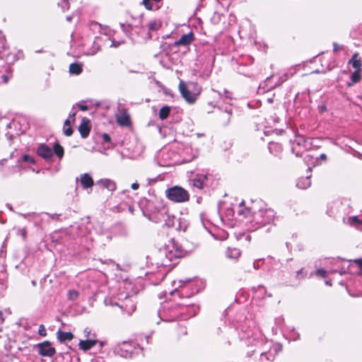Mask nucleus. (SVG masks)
I'll return each instance as SVG.
<instances>
[{
  "mask_svg": "<svg viewBox=\"0 0 362 362\" xmlns=\"http://www.w3.org/2000/svg\"><path fill=\"white\" fill-rule=\"evenodd\" d=\"M179 90L182 97L189 103H194L201 91L200 88L197 84L194 83L186 84L182 81L179 83Z\"/></svg>",
  "mask_w": 362,
  "mask_h": 362,
  "instance_id": "obj_1",
  "label": "nucleus"
},
{
  "mask_svg": "<svg viewBox=\"0 0 362 362\" xmlns=\"http://www.w3.org/2000/svg\"><path fill=\"white\" fill-rule=\"evenodd\" d=\"M165 195L168 199L173 202H185L189 200V193L182 187L175 186L166 189Z\"/></svg>",
  "mask_w": 362,
  "mask_h": 362,
  "instance_id": "obj_2",
  "label": "nucleus"
},
{
  "mask_svg": "<svg viewBox=\"0 0 362 362\" xmlns=\"http://www.w3.org/2000/svg\"><path fill=\"white\" fill-rule=\"evenodd\" d=\"M187 251L182 248V246L178 245L174 240L171 241L168 245L167 257L170 259L173 258H180L186 256Z\"/></svg>",
  "mask_w": 362,
  "mask_h": 362,
  "instance_id": "obj_3",
  "label": "nucleus"
},
{
  "mask_svg": "<svg viewBox=\"0 0 362 362\" xmlns=\"http://www.w3.org/2000/svg\"><path fill=\"white\" fill-rule=\"evenodd\" d=\"M38 353L42 356L52 357L55 354V349L52 346L48 341H43L37 345Z\"/></svg>",
  "mask_w": 362,
  "mask_h": 362,
  "instance_id": "obj_4",
  "label": "nucleus"
},
{
  "mask_svg": "<svg viewBox=\"0 0 362 362\" xmlns=\"http://www.w3.org/2000/svg\"><path fill=\"white\" fill-rule=\"evenodd\" d=\"M173 221L172 222L168 221L167 224L168 226L175 227L179 230L185 231L187 226V221L182 218H175V216H172Z\"/></svg>",
  "mask_w": 362,
  "mask_h": 362,
  "instance_id": "obj_5",
  "label": "nucleus"
},
{
  "mask_svg": "<svg viewBox=\"0 0 362 362\" xmlns=\"http://www.w3.org/2000/svg\"><path fill=\"white\" fill-rule=\"evenodd\" d=\"M37 154L48 160L53 156V150L45 144H41L39 146L37 150Z\"/></svg>",
  "mask_w": 362,
  "mask_h": 362,
  "instance_id": "obj_6",
  "label": "nucleus"
},
{
  "mask_svg": "<svg viewBox=\"0 0 362 362\" xmlns=\"http://www.w3.org/2000/svg\"><path fill=\"white\" fill-rule=\"evenodd\" d=\"M97 342L95 334L93 335V339H86L85 340H80L78 343L79 348L86 351L90 350L92 347H93Z\"/></svg>",
  "mask_w": 362,
  "mask_h": 362,
  "instance_id": "obj_7",
  "label": "nucleus"
},
{
  "mask_svg": "<svg viewBox=\"0 0 362 362\" xmlns=\"http://www.w3.org/2000/svg\"><path fill=\"white\" fill-rule=\"evenodd\" d=\"M89 123L90 120L84 117L82 119L81 123L78 127V131L83 138H86L90 133V127Z\"/></svg>",
  "mask_w": 362,
  "mask_h": 362,
  "instance_id": "obj_8",
  "label": "nucleus"
},
{
  "mask_svg": "<svg viewBox=\"0 0 362 362\" xmlns=\"http://www.w3.org/2000/svg\"><path fill=\"white\" fill-rule=\"evenodd\" d=\"M117 122L121 126H128L130 124V119L126 111H121L116 115Z\"/></svg>",
  "mask_w": 362,
  "mask_h": 362,
  "instance_id": "obj_9",
  "label": "nucleus"
},
{
  "mask_svg": "<svg viewBox=\"0 0 362 362\" xmlns=\"http://www.w3.org/2000/svg\"><path fill=\"white\" fill-rule=\"evenodd\" d=\"M193 40H194V35L192 32H190L187 34L183 35L179 40L175 42V45L177 46H179V45L187 46V45H189Z\"/></svg>",
  "mask_w": 362,
  "mask_h": 362,
  "instance_id": "obj_10",
  "label": "nucleus"
},
{
  "mask_svg": "<svg viewBox=\"0 0 362 362\" xmlns=\"http://www.w3.org/2000/svg\"><path fill=\"white\" fill-rule=\"evenodd\" d=\"M80 182L83 189H88L93 185V180L91 176L88 173L81 175Z\"/></svg>",
  "mask_w": 362,
  "mask_h": 362,
  "instance_id": "obj_11",
  "label": "nucleus"
},
{
  "mask_svg": "<svg viewBox=\"0 0 362 362\" xmlns=\"http://www.w3.org/2000/svg\"><path fill=\"white\" fill-rule=\"evenodd\" d=\"M358 57V53L356 52L352 55L351 59L349 61V64H351L355 71H361L362 62Z\"/></svg>",
  "mask_w": 362,
  "mask_h": 362,
  "instance_id": "obj_12",
  "label": "nucleus"
},
{
  "mask_svg": "<svg viewBox=\"0 0 362 362\" xmlns=\"http://www.w3.org/2000/svg\"><path fill=\"white\" fill-rule=\"evenodd\" d=\"M57 339L61 342H64L66 341H71L74 337V335L71 332H62L60 330H59L57 332Z\"/></svg>",
  "mask_w": 362,
  "mask_h": 362,
  "instance_id": "obj_13",
  "label": "nucleus"
},
{
  "mask_svg": "<svg viewBox=\"0 0 362 362\" xmlns=\"http://www.w3.org/2000/svg\"><path fill=\"white\" fill-rule=\"evenodd\" d=\"M310 180L309 177H302L297 182V187L300 189H306L310 186Z\"/></svg>",
  "mask_w": 362,
  "mask_h": 362,
  "instance_id": "obj_14",
  "label": "nucleus"
},
{
  "mask_svg": "<svg viewBox=\"0 0 362 362\" xmlns=\"http://www.w3.org/2000/svg\"><path fill=\"white\" fill-rule=\"evenodd\" d=\"M161 27V22L158 20L151 21L147 24V28L149 32L156 31Z\"/></svg>",
  "mask_w": 362,
  "mask_h": 362,
  "instance_id": "obj_15",
  "label": "nucleus"
},
{
  "mask_svg": "<svg viewBox=\"0 0 362 362\" xmlns=\"http://www.w3.org/2000/svg\"><path fill=\"white\" fill-rule=\"evenodd\" d=\"M100 183L110 191H114L116 189L115 183L110 180H101Z\"/></svg>",
  "mask_w": 362,
  "mask_h": 362,
  "instance_id": "obj_16",
  "label": "nucleus"
},
{
  "mask_svg": "<svg viewBox=\"0 0 362 362\" xmlns=\"http://www.w3.org/2000/svg\"><path fill=\"white\" fill-rule=\"evenodd\" d=\"M69 71L71 74H79L82 71V66L79 64H71L69 66Z\"/></svg>",
  "mask_w": 362,
  "mask_h": 362,
  "instance_id": "obj_17",
  "label": "nucleus"
},
{
  "mask_svg": "<svg viewBox=\"0 0 362 362\" xmlns=\"http://www.w3.org/2000/svg\"><path fill=\"white\" fill-rule=\"evenodd\" d=\"M170 112V107L168 106L163 107L159 111V117L161 119H166Z\"/></svg>",
  "mask_w": 362,
  "mask_h": 362,
  "instance_id": "obj_18",
  "label": "nucleus"
},
{
  "mask_svg": "<svg viewBox=\"0 0 362 362\" xmlns=\"http://www.w3.org/2000/svg\"><path fill=\"white\" fill-rule=\"evenodd\" d=\"M240 255V252L239 250H238L236 248L228 249L226 252L227 257L229 258H231V259H237V258H238Z\"/></svg>",
  "mask_w": 362,
  "mask_h": 362,
  "instance_id": "obj_19",
  "label": "nucleus"
},
{
  "mask_svg": "<svg viewBox=\"0 0 362 362\" xmlns=\"http://www.w3.org/2000/svg\"><path fill=\"white\" fill-rule=\"evenodd\" d=\"M63 131H64V133L66 136H69L72 134L73 133V131H72V129L71 127V122L69 121V119H67L65 122H64V128H63Z\"/></svg>",
  "mask_w": 362,
  "mask_h": 362,
  "instance_id": "obj_20",
  "label": "nucleus"
},
{
  "mask_svg": "<svg viewBox=\"0 0 362 362\" xmlns=\"http://www.w3.org/2000/svg\"><path fill=\"white\" fill-rule=\"evenodd\" d=\"M238 214L239 215H243L245 217H247L250 214V210L247 208H245L243 206V202H241L238 209Z\"/></svg>",
  "mask_w": 362,
  "mask_h": 362,
  "instance_id": "obj_21",
  "label": "nucleus"
},
{
  "mask_svg": "<svg viewBox=\"0 0 362 362\" xmlns=\"http://www.w3.org/2000/svg\"><path fill=\"white\" fill-rule=\"evenodd\" d=\"M54 152L59 158H62L63 157L64 149L58 144H54V146L53 147V153Z\"/></svg>",
  "mask_w": 362,
  "mask_h": 362,
  "instance_id": "obj_22",
  "label": "nucleus"
},
{
  "mask_svg": "<svg viewBox=\"0 0 362 362\" xmlns=\"http://www.w3.org/2000/svg\"><path fill=\"white\" fill-rule=\"evenodd\" d=\"M205 180L206 177L204 175H201L194 180V185L197 188L201 189L203 187V183Z\"/></svg>",
  "mask_w": 362,
  "mask_h": 362,
  "instance_id": "obj_23",
  "label": "nucleus"
},
{
  "mask_svg": "<svg viewBox=\"0 0 362 362\" xmlns=\"http://www.w3.org/2000/svg\"><path fill=\"white\" fill-rule=\"evenodd\" d=\"M143 4L144 5L145 8L148 10H156L158 8V6L152 1L145 3V0H143Z\"/></svg>",
  "mask_w": 362,
  "mask_h": 362,
  "instance_id": "obj_24",
  "label": "nucleus"
},
{
  "mask_svg": "<svg viewBox=\"0 0 362 362\" xmlns=\"http://www.w3.org/2000/svg\"><path fill=\"white\" fill-rule=\"evenodd\" d=\"M360 71H355L351 76L352 84L358 82L361 80V76H360Z\"/></svg>",
  "mask_w": 362,
  "mask_h": 362,
  "instance_id": "obj_25",
  "label": "nucleus"
},
{
  "mask_svg": "<svg viewBox=\"0 0 362 362\" xmlns=\"http://www.w3.org/2000/svg\"><path fill=\"white\" fill-rule=\"evenodd\" d=\"M78 296V291H75V290H70L68 292V298L71 300H76Z\"/></svg>",
  "mask_w": 362,
  "mask_h": 362,
  "instance_id": "obj_26",
  "label": "nucleus"
},
{
  "mask_svg": "<svg viewBox=\"0 0 362 362\" xmlns=\"http://www.w3.org/2000/svg\"><path fill=\"white\" fill-rule=\"evenodd\" d=\"M22 159L24 162L34 164L35 162V159L33 157H31L30 155H28V154L23 155Z\"/></svg>",
  "mask_w": 362,
  "mask_h": 362,
  "instance_id": "obj_27",
  "label": "nucleus"
},
{
  "mask_svg": "<svg viewBox=\"0 0 362 362\" xmlns=\"http://www.w3.org/2000/svg\"><path fill=\"white\" fill-rule=\"evenodd\" d=\"M83 334L86 339H93V335L94 334H92L90 329L86 327L83 330Z\"/></svg>",
  "mask_w": 362,
  "mask_h": 362,
  "instance_id": "obj_28",
  "label": "nucleus"
},
{
  "mask_svg": "<svg viewBox=\"0 0 362 362\" xmlns=\"http://www.w3.org/2000/svg\"><path fill=\"white\" fill-rule=\"evenodd\" d=\"M354 262L357 264L358 267L360 272L359 274H362V258L361 259H356L354 260Z\"/></svg>",
  "mask_w": 362,
  "mask_h": 362,
  "instance_id": "obj_29",
  "label": "nucleus"
},
{
  "mask_svg": "<svg viewBox=\"0 0 362 362\" xmlns=\"http://www.w3.org/2000/svg\"><path fill=\"white\" fill-rule=\"evenodd\" d=\"M38 333L41 336H43V337L46 336V334H47L46 330H45V326L43 325H40Z\"/></svg>",
  "mask_w": 362,
  "mask_h": 362,
  "instance_id": "obj_30",
  "label": "nucleus"
},
{
  "mask_svg": "<svg viewBox=\"0 0 362 362\" xmlns=\"http://www.w3.org/2000/svg\"><path fill=\"white\" fill-rule=\"evenodd\" d=\"M316 274L319 276H325V274H326V271L322 269H318L317 272H316Z\"/></svg>",
  "mask_w": 362,
  "mask_h": 362,
  "instance_id": "obj_31",
  "label": "nucleus"
},
{
  "mask_svg": "<svg viewBox=\"0 0 362 362\" xmlns=\"http://www.w3.org/2000/svg\"><path fill=\"white\" fill-rule=\"evenodd\" d=\"M78 106L80 108V110H81L82 111H86L88 109V106L85 105L78 104Z\"/></svg>",
  "mask_w": 362,
  "mask_h": 362,
  "instance_id": "obj_32",
  "label": "nucleus"
},
{
  "mask_svg": "<svg viewBox=\"0 0 362 362\" xmlns=\"http://www.w3.org/2000/svg\"><path fill=\"white\" fill-rule=\"evenodd\" d=\"M75 116H76V112H72V113H70L69 117V118H68V119H69V121H70V122H71V120L74 121V119H75Z\"/></svg>",
  "mask_w": 362,
  "mask_h": 362,
  "instance_id": "obj_33",
  "label": "nucleus"
},
{
  "mask_svg": "<svg viewBox=\"0 0 362 362\" xmlns=\"http://www.w3.org/2000/svg\"><path fill=\"white\" fill-rule=\"evenodd\" d=\"M103 139L104 141H110V137L108 134H103Z\"/></svg>",
  "mask_w": 362,
  "mask_h": 362,
  "instance_id": "obj_34",
  "label": "nucleus"
},
{
  "mask_svg": "<svg viewBox=\"0 0 362 362\" xmlns=\"http://www.w3.org/2000/svg\"><path fill=\"white\" fill-rule=\"evenodd\" d=\"M276 147H278V144H274V143L269 144V150L271 151H272V149L274 148H276Z\"/></svg>",
  "mask_w": 362,
  "mask_h": 362,
  "instance_id": "obj_35",
  "label": "nucleus"
},
{
  "mask_svg": "<svg viewBox=\"0 0 362 362\" xmlns=\"http://www.w3.org/2000/svg\"><path fill=\"white\" fill-rule=\"evenodd\" d=\"M2 79H3L4 83H6L9 80V77L6 75H3Z\"/></svg>",
  "mask_w": 362,
  "mask_h": 362,
  "instance_id": "obj_36",
  "label": "nucleus"
},
{
  "mask_svg": "<svg viewBox=\"0 0 362 362\" xmlns=\"http://www.w3.org/2000/svg\"><path fill=\"white\" fill-rule=\"evenodd\" d=\"M351 219L354 223H361V221L356 216H353Z\"/></svg>",
  "mask_w": 362,
  "mask_h": 362,
  "instance_id": "obj_37",
  "label": "nucleus"
},
{
  "mask_svg": "<svg viewBox=\"0 0 362 362\" xmlns=\"http://www.w3.org/2000/svg\"><path fill=\"white\" fill-rule=\"evenodd\" d=\"M341 49V47L339 45H338L336 43L334 44V52H337V51H338V50H339Z\"/></svg>",
  "mask_w": 362,
  "mask_h": 362,
  "instance_id": "obj_38",
  "label": "nucleus"
},
{
  "mask_svg": "<svg viewBox=\"0 0 362 362\" xmlns=\"http://www.w3.org/2000/svg\"><path fill=\"white\" fill-rule=\"evenodd\" d=\"M139 185L138 183L135 182V183H133L132 185V189H133L134 190H136L139 188Z\"/></svg>",
  "mask_w": 362,
  "mask_h": 362,
  "instance_id": "obj_39",
  "label": "nucleus"
},
{
  "mask_svg": "<svg viewBox=\"0 0 362 362\" xmlns=\"http://www.w3.org/2000/svg\"><path fill=\"white\" fill-rule=\"evenodd\" d=\"M119 45H120V42H116L115 40H113V41L112 42L111 47H118Z\"/></svg>",
  "mask_w": 362,
  "mask_h": 362,
  "instance_id": "obj_40",
  "label": "nucleus"
},
{
  "mask_svg": "<svg viewBox=\"0 0 362 362\" xmlns=\"http://www.w3.org/2000/svg\"><path fill=\"white\" fill-rule=\"evenodd\" d=\"M92 362H105V361L102 358H97L93 360Z\"/></svg>",
  "mask_w": 362,
  "mask_h": 362,
  "instance_id": "obj_41",
  "label": "nucleus"
},
{
  "mask_svg": "<svg viewBox=\"0 0 362 362\" xmlns=\"http://www.w3.org/2000/svg\"><path fill=\"white\" fill-rule=\"evenodd\" d=\"M301 141H303V137L300 136V137H298L296 139V142H297L298 145H300Z\"/></svg>",
  "mask_w": 362,
  "mask_h": 362,
  "instance_id": "obj_42",
  "label": "nucleus"
},
{
  "mask_svg": "<svg viewBox=\"0 0 362 362\" xmlns=\"http://www.w3.org/2000/svg\"><path fill=\"white\" fill-rule=\"evenodd\" d=\"M161 0H145V3H148V1H152V2L155 3L156 4H157V3H158Z\"/></svg>",
  "mask_w": 362,
  "mask_h": 362,
  "instance_id": "obj_43",
  "label": "nucleus"
},
{
  "mask_svg": "<svg viewBox=\"0 0 362 362\" xmlns=\"http://www.w3.org/2000/svg\"><path fill=\"white\" fill-rule=\"evenodd\" d=\"M320 158L322 159V160H325L326 159V155L322 153L320 155Z\"/></svg>",
  "mask_w": 362,
  "mask_h": 362,
  "instance_id": "obj_44",
  "label": "nucleus"
},
{
  "mask_svg": "<svg viewBox=\"0 0 362 362\" xmlns=\"http://www.w3.org/2000/svg\"><path fill=\"white\" fill-rule=\"evenodd\" d=\"M122 346H124V348H126V347L129 346V345L127 343L124 342V343L122 344Z\"/></svg>",
  "mask_w": 362,
  "mask_h": 362,
  "instance_id": "obj_45",
  "label": "nucleus"
},
{
  "mask_svg": "<svg viewBox=\"0 0 362 362\" xmlns=\"http://www.w3.org/2000/svg\"><path fill=\"white\" fill-rule=\"evenodd\" d=\"M125 351L127 352L125 354H122L123 356L127 357L129 355V353L127 349H125Z\"/></svg>",
  "mask_w": 362,
  "mask_h": 362,
  "instance_id": "obj_46",
  "label": "nucleus"
},
{
  "mask_svg": "<svg viewBox=\"0 0 362 362\" xmlns=\"http://www.w3.org/2000/svg\"><path fill=\"white\" fill-rule=\"evenodd\" d=\"M1 315H2V313H1V311H0V322H3V319L1 318Z\"/></svg>",
  "mask_w": 362,
  "mask_h": 362,
  "instance_id": "obj_47",
  "label": "nucleus"
},
{
  "mask_svg": "<svg viewBox=\"0 0 362 362\" xmlns=\"http://www.w3.org/2000/svg\"><path fill=\"white\" fill-rule=\"evenodd\" d=\"M326 284L331 285V284L328 281H326Z\"/></svg>",
  "mask_w": 362,
  "mask_h": 362,
  "instance_id": "obj_48",
  "label": "nucleus"
},
{
  "mask_svg": "<svg viewBox=\"0 0 362 362\" xmlns=\"http://www.w3.org/2000/svg\"><path fill=\"white\" fill-rule=\"evenodd\" d=\"M267 213L272 214V211H270V210H269V211H267Z\"/></svg>",
  "mask_w": 362,
  "mask_h": 362,
  "instance_id": "obj_49",
  "label": "nucleus"
}]
</instances>
